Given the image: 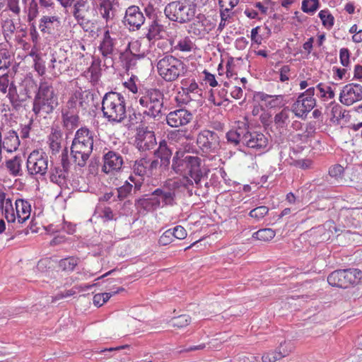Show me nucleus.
I'll list each match as a JSON object with an SVG mask.
<instances>
[{"instance_id":"obj_15","label":"nucleus","mask_w":362,"mask_h":362,"mask_svg":"<svg viewBox=\"0 0 362 362\" xmlns=\"http://www.w3.org/2000/svg\"><path fill=\"white\" fill-rule=\"evenodd\" d=\"M93 152V148L88 145L81 146L79 144L72 143L71 146V155L73 162L79 167H84Z\"/></svg>"},{"instance_id":"obj_63","label":"nucleus","mask_w":362,"mask_h":362,"mask_svg":"<svg viewBox=\"0 0 362 362\" xmlns=\"http://www.w3.org/2000/svg\"><path fill=\"white\" fill-rule=\"evenodd\" d=\"M70 161L69 159L68 152L65 149L61 156V168L65 170L67 173H69V168H70Z\"/></svg>"},{"instance_id":"obj_14","label":"nucleus","mask_w":362,"mask_h":362,"mask_svg":"<svg viewBox=\"0 0 362 362\" xmlns=\"http://www.w3.org/2000/svg\"><path fill=\"white\" fill-rule=\"evenodd\" d=\"M244 141V146L259 151H265L268 146L267 137L258 132H250L247 130Z\"/></svg>"},{"instance_id":"obj_25","label":"nucleus","mask_w":362,"mask_h":362,"mask_svg":"<svg viewBox=\"0 0 362 362\" xmlns=\"http://www.w3.org/2000/svg\"><path fill=\"white\" fill-rule=\"evenodd\" d=\"M74 99L77 101L78 105L82 110H86L90 107L93 100V94L89 90H83L81 88L76 90L74 93Z\"/></svg>"},{"instance_id":"obj_29","label":"nucleus","mask_w":362,"mask_h":362,"mask_svg":"<svg viewBox=\"0 0 362 362\" xmlns=\"http://www.w3.org/2000/svg\"><path fill=\"white\" fill-rule=\"evenodd\" d=\"M20 145L18 134L14 130L8 131L2 141V147L8 152L17 150Z\"/></svg>"},{"instance_id":"obj_10","label":"nucleus","mask_w":362,"mask_h":362,"mask_svg":"<svg viewBox=\"0 0 362 362\" xmlns=\"http://www.w3.org/2000/svg\"><path fill=\"white\" fill-rule=\"evenodd\" d=\"M102 171L106 174H115L120 172L124 165L122 156L117 151L109 150L103 156Z\"/></svg>"},{"instance_id":"obj_43","label":"nucleus","mask_w":362,"mask_h":362,"mask_svg":"<svg viewBox=\"0 0 362 362\" xmlns=\"http://www.w3.org/2000/svg\"><path fill=\"white\" fill-rule=\"evenodd\" d=\"M276 235V233L272 228H263L252 234V238L262 241H269Z\"/></svg>"},{"instance_id":"obj_28","label":"nucleus","mask_w":362,"mask_h":362,"mask_svg":"<svg viewBox=\"0 0 362 362\" xmlns=\"http://www.w3.org/2000/svg\"><path fill=\"white\" fill-rule=\"evenodd\" d=\"M61 25L59 18L58 16H42L40 20L39 28L43 33H52V31L59 27Z\"/></svg>"},{"instance_id":"obj_17","label":"nucleus","mask_w":362,"mask_h":362,"mask_svg":"<svg viewBox=\"0 0 362 362\" xmlns=\"http://www.w3.org/2000/svg\"><path fill=\"white\" fill-rule=\"evenodd\" d=\"M88 13L89 6L87 0H76L74 4L73 16L83 28H87L90 23Z\"/></svg>"},{"instance_id":"obj_24","label":"nucleus","mask_w":362,"mask_h":362,"mask_svg":"<svg viewBox=\"0 0 362 362\" xmlns=\"http://www.w3.org/2000/svg\"><path fill=\"white\" fill-rule=\"evenodd\" d=\"M99 49L103 58L110 59V63H112V56L114 52V42L113 39L110 35L109 30L105 32L103 40L100 45Z\"/></svg>"},{"instance_id":"obj_41","label":"nucleus","mask_w":362,"mask_h":362,"mask_svg":"<svg viewBox=\"0 0 362 362\" xmlns=\"http://www.w3.org/2000/svg\"><path fill=\"white\" fill-rule=\"evenodd\" d=\"M1 208L2 214L4 215V217L7 221L14 222L16 220V214L14 213L11 200L10 199H7L5 203H3L2 207Z\"/></svg>"},{"instance_id":"obj_18","label":"nucleus","mask_w":362,"mask_h":362,"mask_svg":"<svg viewBox=\"0 0 362 362\" xmlns=\"http://www.w3.org/2000/svg\"><path fill=\"white\" fill-rule=\"evenodd\" d=\"M303 94H300L295 103L291 105V111L294 115L301 119H305L308 113L315 107V100L304 98Z\"/></svg>"},{"instance_id":"obj_21","label":"nucleus","mask_w":362,"mask_h":362,"mask_svg":"<svg viewBox=\"0 0 362 362\" xmlns=\"http://www.w3.org/2000/svg\"><path fill=\"white\" fill-rule=\"evenodd\" d=\"M190 155L183 151H177L172 159L171 169L179 175L186 173V168L189 160Z\"/></svg>"},{"instance_id":"obj_53","label":"nucleus","mask_w":362,"mask_h":362,"mask_svg":"<svg viewBox=\"0 0 362 362\" xmlns=\"http://www.w3.org/2000/svg\"><path fill=\"white\" fill-rule=\"evenodd\" d=\"M133 185L128 181H126L124 184L117 189V198L119 200H123L127 198L132 190Z\"/></svg>"},{"instance_id":"obj_52","label":"nucleus","mask_w":362,"mask_h":362,"mask_svg":"<svg viewBox=\"0 0 362 362\" xmlns=\"http://www.w3.org/2000/svg\"><path fill=\"white\" fill-rule=\"evenodd\" d=\"M318 7V0H303L302 2V10L305 13H313Z\"/></svg>"},{"instance_id":"obj_30","label":"nucleus","mask_w":362,"mask_h":362,"mask_svg":"<svg viewBox=\"0 0 362 362\" xmlns=\"http://www.w3.org/2000/svg\"><path fill=\"white\" fill-rule=\"evenodd\" d=\"M16 217L19 223H23L30 216L31 206L28 202L23 199H17L15 203Z\"/></svg>"},{"instance_id":"obj_40","label":"nucleus","mask_w":362,"mask_h":362,"mask_svg":"<svg viewBox=\"0 0 362 362\" xmlns=\"http://www.w3.org/2000/svg\"><path fill=\"white\" fill-rule=\"evenodd\" d=\"M147 164L146 158H141L136 160L132 166L133 173L139 177H144L146 175L148 176Z\"/></svg>"},{"instance_id":"obj_36","label":"nucleus","mask_w":362,"mask_h":362,"mask_svg":"<svg viewBox=\"0 0 362 362\" xmlns=\"http://www.w3.org/2000/svg\"><path fill=\"white\" fill-rule=\"evenodd\" d=\"M23 160L21 156H16L14 158L6 161V167L13 176H21L22 170L21 165Z\"/></svg>"},{"instance_id":"obj_51","label":"nucleus","mask_w":362,"mask_h":362,"mask_svg":"<svg viewBox=\"0 0 362 362\" xmlns=\"http://www.w3.org/2000/svg\"><path fill=\"white\" fill-rule=\"evenodd\" d=\"M344 168L339 164H335L331 166L329 169V175L335 180L340 184H341V175H343Z\"/></svg>"},{"instance_id":"obj_13","label":"nucleus","mask_w":362,"mask_h":362,"mask_svg":"<svg viewBox=\"0 0 362 362\" xmlns=\"http://www.w3.org/2000/svg\"><path fill=\"white\" fill-rule=\"evenodd\" d=\"M192 118V114L189 111L180 108L169 112L166 115V122L171 127L177 128L187 125Z\"/></svg>"},{"instance_id":"obj_20","label":"nucleus","mask_w":362,"mask_h":362,"mask_svg":"<svg viewBox=\"0 0 362 362\" xmlns=\"http://www.w3.org/2000/svg\"><path fill=\"white\" fill-rule=\"evenodd\" d=\"M202 160L198 156H191L187 163L186 173L194 181H199V177H204V169L202 167Z\"/></svg>"},{"instance_id":"obj_4","label":"nucleus","mask_w":362,"mask_h":362,"mask_svg":"<svg viewBox=\"0 0 362 362\" xmlns=\"http://www.w3.org/2000/svg\"><path fill=\"white\" fill-rule=\"evenodd\" d=\"M156 68L159 76L166 82L175 81L187 71V66L182 60L170 54L158 59Z\"/></svg>"},{"instance_id":"obj_57","label":"nucleus","mask_w":362,"mask_h":362,"mask_svg":"<svg viewBox=\"0 0 362 362\" xmlns=\"http://www.w3.org/2000/svg\"><path fill=\"white\" fill-rule=\"evenodd\" d=\"M6 8L10 11L15 16H20L21 7L19 5V0H6Z\"/></svg>"},{"instance_id":"obj_54","label":"nucleus","mask_w":362,"mask_h":362,"mask_svg":"<svg viewBox=\"0 0 362 362\" xmlns=\"http://www.w3.org/2000/svg\"><path fill=\"white\" fill-rule=\"evenodd\" d=\"M221 22L218 27V30L222 31L226 25V22L231 18L230 8H220Z\"/></svg>"},{"instance_id":"obj_23","label":"nucleus","mask_w":362,"mask_h":362,"mask_svg":"<svg viewBox=\"0 0 362 362\" xmlns=\"http://www.w3.org/2000/svg\"><path fill=\"white\" fill-rule=\"evenodd\" d=\"M72 143L79 144L81 146H86L93 148V133L87 128L82 127L76 132Z\"/></svg>"},{"instance_id":"obj_50","label":"nucleus","mask_w":362,"mask_h":362,"mask_svg":"<svg viewBox=\"0 0 362 362\" xmlns=\"http://www.w3.org/2000/svg\"><path fill=\"white\" fill-rule=\"evenodd\" d=\"M268 212L269 208L267 206H260L252 209L249 213V216L257 221H259L263 218Z\"/></svg>"},{"instance_id":"obj_44","label":"nucleus","mask_w":362,"mask_h":362,"mask_svg":"<svg viewBox=\"0 0 362 362\" xmlns=\"http://www.w3.org/2000/svg\"><path fill=\"white\" fill-rule=\"evenodd\" d=\"M195 17L196 20L191 24L190 28L193 29V33L194 35H199L201 31L199 29L196 28L195 26L199 24L204 29H205L209 25V21L207 20L206 17L203 13H199L196 15Z\"/></svg>"},{"instance_id":"obj_45","label":"nucleus","mask_w":362,"mask_h":362,"mask_svg":"<svg viewBox=\"0 0 362 362\" xmlns=\"http://www.w3.org/2000/svg\"><path fill=\"white\" fill-rule=\"evenodd\" d=\"M24 4H28V20L29 22L33 21L38 15V4L35 0H22Z\"/></svg>"},{"instance_id":"obj_32","label":"nucleus","mask_w":362,"mask_h":362,"mask_svg":"<svg viewBox=\"0 0 362 362\" xmlns=\"http://www.w3.org/2000/svg\"><path fill=\"white\" fill-rule=\"evenodd\" d=\"M286 342L284 344H281L280 346L275 351H269L267 353H264L262 357L263 362H275L283 357L288 355L289 351L288 349H284V345Z\"/></svg>"},{"instance_id":"obj_2","label":"nucleus","mask_w":362,"mask_h":362,"mask_svg":"<svg viewBox=\"0 0 362 362\" xmlns=\"http://www.w3.org/2000/svg\"><path fill=\"white\" fill-rule=\"evenodd\" d=\"M103 117L110 122L120 123L126 118V102L123 95L110 91L102 100Z\"/></svg>"},{"instance_id":"obj_31","label":"nucleus","mask_w":362,"mask_h":362,"mask_svg":"<svg viewBox=\"0 0 362 362\" xmlns=\"http://www.w3.org/2000/svg\"><path fill=\"white\" fill-rule=\"evenodd\" d=\"M246 129L238 128L237 129H231L226 134V139L228 143L233 144V146H238L240 144L244 145L245 138L246 136Z\"/></svg>"},{"instance_id":"obj_48","label":"nucleus","mask_w":362,"mask_h":362,"mask_svg":"<svg viewBox=\"0 0 362 362\" xmlns=\"http://www.w3.org/2000/svg\"><path fill=\"white\" fill-rule=\"evenodd\" d=\"M191 322V317L187 315H180L174 317L170 320V325L174 327L182 328L187 326Z\"/></svg>"},{"instance_id":"obj_60","label":"nucleus","mask_w":362,"mask_h":362,"mask_svg":"<svg viewBox=\"0 0 362 362\" xmlns=\"http://www.w3.org/2000/svg\"><path fill=\"white\" fill-rule=\"evenodd\" d=\"M350 52L347 48H341L339 51V59L342 66H348L350 61Z\"/></svg>"},{"instance_id":"obj_11","label":"nucleus","mask_w":362,"mask_h":362,"mask_svg":"<svg viewBox=\"0 0 362 362\" xmlns=\"http://www.w3.org/2000/svg\"><path fill=\"white\" fill-rule=\"evenodd\" d=\"M362 100V86L357 83H349L344 86L339 95V100L347 106Z\"/></svg>"},{"instance_id":"obj_56","label":"nucleus","mask_w":362,"mask_h":362,"mask_svg":"<svg viewBox=\"0 0 362 362\" xmlns=\"http://www.w3.org/2000/svg\"><path fill=\"white\" fill-rule=\"evenodd\" d=\"M11 83H15L10 79L8 74H6L0 76V92L3 94H6L8 89L11 86Z\"/></svg>"},{"instance_id":"obj_47","label":"nucleus","mask_w":362,"mask_h":362,"mask_svg":"<svg viewBox=\"0 0 362 362\" xmlns=\"http://www.w3.org/2000/svg\"><path fill=\"white\" fill-rule=\"evenodd\" d=\"M319 18L322 21V25L328 30L331 29L334 23V16L328 10H322L318 14Z\"/></svg>"},{"instance_id":"obj_22","label":"nucleus","mask_w":362,"mask_h":362,"mask_svg":"<svg viewBox=\"0 0 362 362\" xmlns=\"http://www.w3.org/2000/svg\"><path fill=\"white\" fill-rule=\"evenodd\" d=\"M154 153L158 158H160V166H163L165 168L169 167L173 151L168 146L165 140L160 141L158 148Z\"/></svg>"},{"instance_id":"obj_61","label":"nucleus","mask_w":362,"mask_h":362,"mask_svg":"<svg viewBox=\"0 0 362 362\" xmlns=\"http://www.w3.org/2000/svg\"><path fill=\"white\" fill-rule=\"evenodd\" d=\"M171 233H173L174 238L182 240L185 239L187 236L186 230L181 226H177L171 229Z\"/></svg>"},{"instance_id":"obj_3","label":"nucleus","mask_w":362,"mask_h":362,"mask_svg":"<svg viewBox=\"0 0 362 362\" xmlns=\"http://www.w3.org/2000/svg\"><path fill=\"white\" fill-rule=\"evenodd\" d=\"M197 6L190 0L174 1L168 4L164 13L170 21L185 24L196 16Z\"/></svg>"},{"instance_id":"obj_42","label":"nucleus","mask_w":362,"mask_h":362,"mask_svg":"<svg viewBox=\"0 0 362 362\" xmlns=\"http://www.w3.org/2000/svg\"><path fill=\"white\" fill-rule=\"evenodd\" d=\"M78 112L66 111V110H62V118L63 121L66 126L71 124V127L77 126L79 120L78 115Z\"/></svg>"},{"instance_id":"obj_16","label":"nucleus","mask_w":362,"mask_h":362,"mask_svg":"<svg viewBox=\"0 0 362 362\" xmlns=\"http://www.w3.org/2000/svg\"><path fill=\"white\" fill-rule=\"evenodd\" d=\"M145 22V17L137 6H129L125 12L124 23L133 29L139 30Z\"/></svg>"},{"instance_id":"obj_59","label":"nucleus","mask_w":362,"mask_h":362,"mask_svg":"<svg viewBox=\"0 0 362 362\" xmlns=\"http://www.w3.org/2000/svg\"><path fill=\"white\" fill-rule=\"evenodd\" d=\"M173 238L174 236L171 233V229H168L160 237L158 243L161 245H168L173 241Z\"/></svg>"},{"instance_id":"obj_8","label":"nucleus","mask_w":362,"mask_h":362,"mask_svg":"<svg viewBox=\"0 0 362 362\" xmlns=\"http://www.w3.org/2000/svg\"><path fill=\"white\" fill-rule=\"evenodd\" d=\"M197 144L204 153H216L220 148V137L217 132L204 129L197 135Z\"/></svg>"},{"instance_id":"obj_33","label":"nucleus","mask_w":362,"mask_h":362,"mask_svg":"<svg viewBox=\"0 0 362 362\" xmlns=\"http://www.w3.org/2000/svg\"><path fill=\"white\" fill-rule=\"evenodd\" d=\"M68 173L63 170L61 166L51 167L49 171V179L53 183L61 186L66 183Z\"/></svg>"},{"instance_id":"obj_46","label":"nucleus","mask_w":362,"mask_h":362,"mask_svg":"<svg viewBox=\"0 0 362 362\" xmlns=\"http://www.w3.org/2000/svg\"><path fill=\"white\" fill-rule=\"evenodd\" d=\"M163 30V25L159 24L156 20H153L151 25L148 26L146 37L151 40L159 36L160 32Z\"/></svg>"},{"instance_id":"obj_34","label":"nucleus","mask_w":362,"mask_h":362,"mask_svg":"<svg viewBox=\"0 0 362 362\" xmlns=\"http://www.w3.org/2000/svg\"><path fill=\"white\" fill-rule=\"evenodd\" d=\"M326 228H327L328 230L331 233H333V230L335 233H337L338 231L340 230L339 228H337V226H335L334 222L328 221V222L325 223V224L323 226H318V227H317L315 228H313L310 230L311 235H316V236L319 235H320V238L318 239V241H320V242L325 241L327 239V235L325 233V230Z\"/></svg>"},{"instance_id":"obj_5","label":"nucleus","mask_w":362,"mask_h":362,"mask_svg":"<svg viewBox=\"0 0 362 362\" xmlns=\"http://www.w3.org/2000/svg\"><path fill=\"white\" fill-rule=\"evenodd\" d=\"M164 95L157 88L146 90L139 98V104L143 109V114L154 119H159L163 115Z\"/></svg>"},{"instance_id":"obj_7","label":"nucleus","mask_w":362,"mask_h":362,"mask_svg":"<svg viewBox=\"0 0 362 362\" xmlns=\"http://www.w3.org/2000/svg\"><path fill=\"white\" fill-rule=\"evenodd\" d=\"M26 165L29 175H44L48 169V156L42 151L34 150L28 156Z\"/></svg>"},{"instance_id":"obj_58","label":"nucleus","mask_w":362,"mask_h":362,"mask_svg":"<svg viewBox=\"0 0 362 362\" xmlns=\"http://www.w3.org/2000/svg\"><path fill=\"white\" fill-rule=\"evenodd\" d=\"M146 161L148 163L146 165L148 176H152L155 175L158 168L160 166V161H159L158 159L150 160L147 158Z\"/></svg>"},{"instance_id":"obj_1","label":"nucleus","mask_w":362,"mask_h":362,"mask_svg":"<svg viewBox=\"0 0 362 362\" xmlns=\"http://www.w3.org/2000/svg\"><path fill=\"white\" fill-rule=\"evenodd\" d=\"M58 105V97L53 86L47 81L40 82L33 99V112L35 115L45 118Z\"/></svg>"},{"instance_id":"obj_9","label":"nucleus","mask_w":362,"mask_h":362,"mask_svg":"<svg viewBox=\"0 0 362 362\" xmlns=\"http://www.w3.org/2000/svg\"><path fill=\"white\" fill-rule=\"evenodd\" d=\"M179 182H173L164 184L163 186L156 188L151 194V196L158 197L160 200V207L173 206L176 202V189L179 188Z\"/></svg>"},{"instance_id":"obj_55","label":"nucleus","mask_w":362,"mask_h":362,"mask_svg":"<svg viewBox=\"0 0 362 362\" xmlns=\"http://www.w3.org/2000/svg\"><path fill=\"white\" fill-rule=\"evenodd\" d=\"M2 28L6 39H7V37H8L11 35H13L16 30V27L12 19H8L5 21Z\"/></svg>"},{"instance_id":"obj_64","label":"nucleus","mask_w":362,"mask_h":362,"mask_svg":"<svg viewBox=\"0 0 362 362\" xmlns=\"http://www.w3.org/2000/svg\"><path fill=\"white\" fill-rule=\"evenodd\" d=\"M128 120L129 126L135 125L141 121V115L139 112H136L134 111L133 112L129 114Z\"/></svg>"},{"instance_id":"obj_38","label":"nucleus","mask_w":362,"mask_h":362,"mask_svg":"<svg viewBox=\"0 0 362 362\" xmlns=\"http://www.w3.org/2000/svg\"><path fill=\"white\" fill-rule=\"evenodd\" d=\"M289 108L286 107L274 116V123L278 127L283 128L287 126L289 122Z\"/></svg>"},{"instance_id":"obj_49","label":"nucleus","mask_w":362,"mask_h":362,"mask_svg":"<svg viewBox=\"0 0 362 362\" xmlns=\"http://www.w3.org/2000/svg\"><path fill=\"white\" fill-rule=\"evenodd\" d=\"M60 137V132L57 131L49 136V148L54 154L59 152L61 148Z\"/></svg>"},{"instance_id":"obj_62","label":"nucleus","mask_w":362,"mask_h":362,"mask_svg":"<svg viewBox=\"0 0 362 362\" xmlns=\"http://www.w3.org/2000/svg\"><path fill=\"white\" fill-rule=\"evenodd\" d=\"M10 66L9 54L4 50L0 52V69H6Z\"/></svg>"},{"instance_id":"obj_27","label":"nucleus","mask_w":362,"mask_h":362,"mask_svg":"<svg viewBox=\"0 0 362 362\" xmlns=\"http://www.w3.org/2000/svg\"><path fill=\"white\" fill-rule=\"evenodd\" d=\"M135 205L138 209L153 211L160 207V200L158 197H155V196L148 198L143 197L137 199Z\"/></svg>"},{"instance_id":"obj_19","label":"nucleus","mask_w":362,"mask_h":362,"mask_svg":"<svg viewBox=\"0 0 362 362\" xmlns=\"http://www.w3.org/2000/svg\"><path fill=\"white\" fill-rule=\"evenodd\" d=\"M6 93L12 109L16 111H18L23 107V103L30 98L29 93L26 89H25V93L19 94L15 83H11Z\"/></svg>"},{"instance_id":"obj_6","label":"nucleus","mask_w":362,"mask_h":362,"mask_svg":"<svg viewBox=\"0 0 362 362\" xmlns=\"http://www.w3.org/2000/svg\"><path fill=\"white\" fill-rule=\"evenodd\" d=\"M361 272L357 269L336 270L327 276V282L332 286L346 288L357 283Z\"/></svg>"},{"instance_id":"obj_37","label":"nucleus","mask_w":362,"mask_h":362,"mask_svg":"<svg viewBox=\"0 0 362 362\" xmlns=\"http://www.w3.org/2000/svg\"><path fill=\"white\" fill-rule=\"evenodd\" d=\"M112 4L110 0H100L99 11L102 17L108 21L113 17Z\"/></svg>"},{"instance_id":"obj_35","label":"nucleus","mask_w":362,"mask_h":362,"mask_svg":"<svg viewBox=\"0 0 362 362\" xmlns=\"http://www.w3.org/2000/svg\"><path fill=\"white\" fill-rule=\"evenodd\" d=\"M52 65L49 68L52 69V74L54 76H58L63 72L66 71L69 69V61L66 58L59 59L53 57L51 59Z\"/></svg>"},{"instance_id":"obj_39","label":"nucleus","mask_w":362,"mask_h":362,"mask_svg":"<svg viewBox=\"0 0 362 362\" xmlns=\"http://www.w3.org/2000/svg\"><path fill=\"white\" fill-rule=\"evenodd\" d=\"M78 259L75 257H69L62 259L59 262V268L64 272H72L77 266Z\"/></svg>"},{"instance_id":"obj_26","label":"nucleus","mask_w":362,"mask_h":362,"mask_svg":"<svg viewBox=\"0 0 362 362\" xmlns=\"http://www.w3.org/2000/svg\"><path fill=\"white\" fill-rule=\"evenodd\" d=\"M257 96L261 101L264 102L265 106L269 108L281 107L285 105L283 95H272L264 93H259Z\"/></svg>"},{"instance_id":"obj_12","label":"nucleus","mask_w":362,"mask_h":362,"mask_svg":"<svg viewBox=\"0 0 362 362\" xmlns=\"http://www.w3.org/2000/svg\"><path fill=\"white\" fill-rule=\"evenodd\" d=\"M136 145L140 151H146L154 148L156 139L154 132L148 127L140 128L136 136Z\"/></svg>"}]
</instances>
